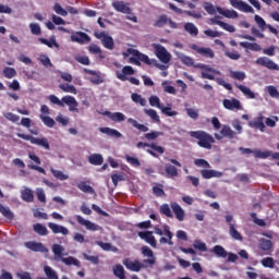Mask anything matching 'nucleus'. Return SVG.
<instances>
[{
    "label": "nucleus",
    "mask_w": 279,
    "mask_h": 279,
    "mask_svg": "<svg viewBox=\"0 0 279 279\" xmlns=\"http://www.w3.org/2000/svg\"><path fill=\"white\" fill-rule=\"evenodd\" d=\"M189 135L191 138L197 141L198 147H202L203 149H213L215 137H213L210 133H207L206 131H191Z\"/></svg>",
    "instance_id": "1"
},
{
    "label": "nucleus",
    "mask_w": 279,
    "mask_h": 279,
    "mask_svg": "<svg viewBox=\"0 0 279 279\" xmlns=\"http://www.w3.org/2000/svg\"><path fill=\"white\" fill-rule=\"evenodd\" d=\"M49 101H51V104H54L56 106H59L60 108H64V106H69L70 112H80V109H77V106H78L77 100L73 96H63L60 100L58 96L50 95Z\"/></svg>",
    "instance_id": "2"
},
{
    "label": "nucleus",
    "mask_w": 279,
    "mask_h": 279,
    "mask_svg": "<svg viewBox=\"0 0 279 279\" xmlns=\"http://www.w3.org/2000/svg\"><path fill=\"white\" fill-rule=\"evenodd\" d=\"M155 234H158V236H161L159 239V243L161 245H173V232H171V229L169 228V225L163 226V230L160 229V227L156 226L154 227ZM167 236V238H165Z\"/></svg>",
    "instance_id": "3"
},
{
    "label": "nucleus",
    "mask_w": 279,
    "mask_h": 279,
    "mask_svg": "<svg viewBox=\"0 0 279 279\" xmlns=\"http://www.w3.org/2000/svg\"><path fill=\"white\" fill-rule=\"evenodd\" d=\"M137 149L144 148V147H149L150 149H147V154L153 156V158H160L162 154H165V147L159 146L156 143H146V142H138L136 144Z\"/></svg>",
    "instance_id": "4"
},
{
    "label": "nucleus",
    "mask_w": 279,
    "mask_h": 279,
    "mask_svg": "<svg viewBox=\"0 0 279 279\" xmlns=\"http://www.w3.org/2000/svg\"><path fill=\"white\" fill-rule=\"evenodd\" d=\"M17 136L23 141H29L32 145H38L39 147H44V149H51V146L49 145V140H47L46 137L38 138L24 133H19Z\"/></svg>",
    "instance_id": "5"
},
{
    "label": "nucleus",
    "mask_w": 279,
    "mask_h": 279,
    "mask_svg": "<svg viewBox=\"0 0 279 279\" xmlns=\"http://www.w3.org/2000/svg\"><path fill=\"white\" fill-rule=\"evenodd\" d=\"M155 49V56L162 62V64H169L171 62V53L167 51V48L160 44H153Z\"/></svg>",
    "instance_id": "6"
},
{
    "label": "nucleus",
    "mask_w": 279,
    "mask_h": 279,
    "mask_svg": "<svg viewBox=\"0 0 279 279\" xmlns=\"http://www.w3.org/2000/svg\"><path fill=\"white\" fill-rule=\"evenodd\" d=\"M95 38H97L98 40H100L102 43V47H105V49H109V51H112V49H114V39L112 38V36H110L108 33L106 32H100V33H94Z\"/></svg>",
    "instance_id": "7"
},
{
    "label": "nucleus",
    "mask_w": 279,
    "mask_h": 279,
    "mask_svg": "<svg viewBox=\"0 0 279 279\" xmlns=\"http://www.w3.org/2000/svg\"><path fill=\"white\" fill-rule=\"evenodd\" d=\"M168 160L171 163H167L165 166V171H166L167 178H178V175H180V172H178L177 167H182V163L180 161H178L177 159H168Z\"/></svg>",
    "instance_id": "8"
},
{
    "label": "nucleus",
    "mask_w": 279,
    "mask_h": 279,
    "mask_svg": "<svg viewBox=\"0 0 279 279\" xmlns=\"http://www.w3.org/2000/svg\"><path fill=\"white\" fill-rule=\"evenodd\" d=\"M232 8H235V10H239L240 12H245L246 14H254V8H252L250 4H247L243 0H229Z\"/></svg>",
    "instance_id": "9"
},
{
    "label": "nucleus",
    "mask_w": 279,
    "mask_h": 279,
    "mask_svg": "<svg viewBox=\"0 0 279 279\" xmlns=\"http://www.w3.org/2000/svg\"><path fill=\"white\" fill-rule=\"evenodd\" d=\"M255 64L265 66V69H269V71H279V65L267 57L257 58Z\"/></svg>",
    "instance_id": "10"
},
{
    "label": "nucleus",
    "mask_w": 279,
    "mask_h": 279,
    "mask_svg": "<svg viewBox=\"0 0 279 279\" xmlns=\"http://www.w3.org/2000/svg\"><path fill=\"white\" fill-rule=\"evenodd\" d=\"M257 247L259 252H263V254H271L274 252V242L271 240L262 238L258 240Z\"/></svg>",
    "instance_id": "11"
},
{
    "label": "nucleus",
    "mask_w": 279,
    "mask_h": 279,
    "mask_svg": "<svg viewBox=\"0 0 279 279\" xmlns=\"http://www.w3.org/2000/svg\"><path fill=\"white\" fill-rule=\"evenodd\" d=\"M254 21L258 25V27L262 29V32H265L266 29H268L270 34L278 36V31L276 29V27H274L271 24H267V22H265V20L260 15H255Z\"/></svg>",
    "instance_id": "12"
},
{
    "label": "nucleus",
    "mask_w": 279,
    "mask_h": 279,
    "mask_svg": "<svg viewBox=\"0 0 279 279\" xmlns=\"http://www.w3.org/2000/svg\"><path fill=\"white\" fill-rule=\"evenodd\" d=\"M25 247L27 250H31L32 252H40L41 254H48L49 248L45 246L41 242H34V241H28L24 243Z\"/></svg>",
    "instance_id": "13"
},
{
    "label": "nucleus",
    "mask_w": 279,
    "mask_h": 279,
    "mask_svg": "<svg viewBox=\"0 0 279 279\" xmlns=\"http://www.w3.org/2000/svg\"><path fill=\"white\" fill-rule=\"evenodd\" d=\"M140 239L148 243V245L153 246L154 248L158 247V242L156 241V236H154V232L151 231H140L138 233Z\"/></svg>",
    "instance_id": "14"
},
{
    "label": "nucleus",
    "mask_w": 279,
    "mask_h": 279,
    "mask_svg": "<svg viewBox=\"0 0 279 279\" xmlns=\"http://www.w3.org/2000/svg\"><path fill=\"white\" fill-rule=\"evenodd\" d=\"M122 263L124 267L129 269V271L138 272L145 267V265H143V263H141V260L138 259H135L134 262H132V259L130 258H124Z\"/></svg>",
    "instance_id": "15"
},
{
    "label": "nucleus",
    "mask_w": 279,
    "mask_h": 279,
    "mask_svg": "<svg viewBox=\"0 0 279 279\" xmlns=\"http://www.w3.org/2000/svg\"><path fill=\"white\" fill-rule=\"evenodd\" d=\"M240 150L242 151V154H253L255 158H260L262 160H265L271 156V150H252L251 148H240Z\"/></svg>",
    "instance_id": "16"
},
{
    "label": "nucleus",
    "mask_w": 279,
    "mask_h": 279,
    "mask_svg": "<svg viewBox=\"0 0 279 279\" xmlns=\"http://www.w3.org/2000/svg\"><path fill=\"white\" fill-rule=\"evenodd\" d=\"M190 49H192L193 51H196V53H198L203 58H211V59L215 58V51H213V49L210 48H204V47L197 46V44H192L190 46Z\"/></svg>",
    "instance_id": "17"
},
{
    "label": "nucleus",
    "mask_w": 279,
    "mask_h": 279,
    "mask_svg": "<svg viewBox=\"0 0 279 279\" xmlns=\"http://www.w3.org/2000/svg\"><path fill=\"white\" fill-rule=\"evenodd\" d=\"M75 219L77 223H80V226H84L86 230H89L90 232H97V230H99V225L90 220L84 219V217H82L81 215H76Z\"/></svg>",
    "instance_id": "18"
},
{
    "label": "nucleus",
    "mask_w": 279,
    "mask_h": 279,
    "mask_svg": "<svg viewBox=\"0 0 279 279\" xmlns=\"http://www.w3.org/2000/svg\"><path fill=\"white\" fill-rule=\"evenodd\" d=\"M220 134H215V138H217V141H221V138H230V141H232V138H234L236 132L232 131V129L229 125H222V129L220 130Z\"/></svg>",
    "instance_id": "19"
},
{
    "label": "nucleus",
    "mask_w": 279,
    "mask_h": 279,
    "mask_svg": "<svg viewBox=\"0 0 279 279\" xmlns=\"http://www.w3.org/2000/svg\"><path fill=\"white\" fill-rule=\"evenodd\" d=\"M72 43H78V45H86V43H90V36L84 32H76L71 35Z\"/></svg>",
    "instance_id": "20"
},
{
    "label": "nucleus",
    "mask_w": 279,
    "mask_h": 279,
    "mask_svg": "<svg viewBox=\"0 0 279 279\" xmlns=\"http://www.w3.org/2000/svg\"><path fill=\"white\" fill-rule=\"evenodd\" d=\"M222 106H223V108H226V110H232V111L241 110L243 108L241 106V101L236 98L223 99Z\"/></svg>",
    "instance_id": "21"
},
{
    "label": "nucleus",
    "mask_w": 279,
    "mask_h": 279,
    "mask_svg": "<svg viewBox=\"0 0 279 279\" xmlns=\"http://www.w3.org/2000/svg\"><path fill=\"white\" fill-rule=\"evenodd\" d=\"M201 69L204 71L202 72L203 80H215V75H221V72L219 70H215L208 65H202Z\"/></svg>",
    "instance_id": "22"
},
{
    "label": "nucleus",
    "mask_w": 279,
    "mask_h": 279,
    "mask_svg": "<svg viewBox=\"0 0 279 279\" xmlns=\"http://www.w3.org/2000/svg\"><path fill=\"white\" fill-rule=\"evenodd\" d=\"M172 213L175 216V219H178V221H184V217L186 216V214L184 213V209L182 208V206H180V204H178L177 202H172L170 203Z\"/></svg>",
    "instance_id": "23"
},
{
    "label": "nucleus",
    "mask_w": 279,
    "mask_h": 279,
    "mask_svg": "<svg viewBox=\"0 0 279 279\" xmlns=\"http://www.w3.org/2000/svg\"><path fill=\"white\" fill-rule=\"evenodd\" d=\"M112 8L116 10V12H121V14H132V9L123 1H113Z\"/></svg>",
    "instance_id": "24"
},
{
    "label": "nucleus",
    "mask_w": 279,
    "mask_h": 279,
    "mask_svg": "<svg viewBox=\"0 0 279 279\" xmlns=\"http://www.w3.org/2000/svg\"><path fill=\"white\" fill-rule=\"evenodd\" d=\"M142 254L146 256L148 259H144L146 265H156V257L154 256V251L149 248V246L144 245L142 246Z\"/></svg>",
    "instance_id": "25"
},
{
    "label": "nucleus",
    "mask_w": 279,
    "mask_h": 279,
    "mask_svg": "<svg viewBox=\"0 0 279 279\" xmlns=\"http://www.w3.org/2000/svg\"><path fill=\"white\" fill-rule=\"evenodd\" d=\"M201 175L204 180H210L213 178H223V172L210 169L201 170Z\"/></svg>",
    "instance_id": "26"
},
{
    "label": "nucleus",
    "mask_w": 279,
    "mask_h": 279,
    "mask_svg": "<svg viewBox=\"0 0 279 279\" xmlns=\"http://www.w3.org/2000/svg\"><path fill=\"white\" fill-rule=\"evenodd\" d=\"M128 75H134V68L132 65H125L121 73L117 72V77L121 82H128Z\"/></svg>",
    "instance_id": "27"
},
{
    "label": "nucleus",
    "mask_w": 279,
    "mask_h": 279,
    "mask_svg": "<svg viewBox=\"0 0 279 279\" xmlns=\"http://www.w3.org/2000/svg\"><path fill=\"white\" fill-rule=\"evenodd\" d=\"M48 228L52 230L53 234H63V236L69 234V229L66 227L57 225L54 222H49Z\"/></svg>",
    "instance_id": "28"
},
{
    "label": "nucleus",
    "mask_w": 279,
    "mask_h": 279,
    "mask_svg": "<svg viewBox=\"0 0 279 279\" xmlns=\"http://www.w3.org/2000/svg\"><path fill=\"white\" fill-rule=\"evenodd\" d=\"M105 116L108 117L114 123H123V121H125L126 119L125 114H123L122 112L106 111Z\"/></svg>",
    "instance_id": "29"
},
{
    "label": "nucleus",
    "mask_w": 279,
    "mask_h": 279,
    "mask_svg": "<svg viewBox=\"0 0 279 279\" xmlns=\"http://www.w3.org/2000/svg\"><path fill=\"white\" fill-rule=\"evenodd\" d=\"M99 132H101V134L110 136V138H121V136H123V134H121V132H119L118 130L110 129L108 126L99 128Z\"/></svg>",
    "instance_id": "30"
},
{
    "label": "nucleus",
    "mask_w": 279,
    "mask_h": 279,
    "mask_svg": "<svg viewBox=\"0 0 279 279\" xmlns=\"http://www.w3.org/2000/svg\"><path fill=\"white\" fill-rule=\"evenodd\" d=\"M218 14H221L226 19H239V13L234 10H229V9H222L221 7L217 8Z\"/></svg>",
    "instance_id": "31"
},
{
    "label": "nucleus",
    "mask_w": 279,
    "mask_h": 279,
    "mask_svg": "<svg viewBox=\"0 0 279 279\" xmlns=\"http://www.w3.org/2000/svg\"><path fill=\"white\" fill-rule=\"evenodd\" d=\"M88 162L94 167H100V165H104V156L101 154H92L88 157Z\"/></svg>",
    "instance_id": "32"
},
{
    "label": "nucleus",
    "mask_w": 279,
    "mask_h": 279,
    "mask_svg": "<svg viewBox=\"0 0 279 279\" xmlns=\"http://www.w3.org/2000/svg\"><path fill=\"white\" fill-rule=\"evenodd\" d=\"M52 252L54 255V260H62V258L64 256V246H62L60 244H53Z\"/></svg>",
    "instance_id": "33"
},
{
    "label": "nucleus",
    "mask_w": 279,
    "mask_h": 279,
    "mask_svg": "<svg viewBox=\"0 0 279 279\" xmlns=\"http://www.w3.org/2000/svg\"><path fill=\"white\" fill-rule=\"evenodd\" d=\"M211 252L218 257V258H228V251L221 245H215L211 248Z\"/></svg>",
    "instance_id": "34"
},
{
    "label": "nucleus",
    "mask_w": 279,
    "mask_h": 279,
    "mask_svg": "<svg viewBox=\"0 0 279 279\" xmlns=\"http://www.w3.org/2000/svg\"><path fill=\"white\" fill-rule=\"evenodd\" d=\"M77 189L82 191V193H89V195L95 194V189L88 185L86 181H81L76 184Z\"/></svg>",
    "instance_id": "35"
},
{
    "label": "nucleus",
    "mask_w": 279,
    "mask_h": 279,
    "mask_svg": "<svg viewBox=\"0 0 279 279\" xmlns=\"http://www.w3.org/2000/svg\"><path fill=\"white\" fill-rule=\"evenodd\" d=\"M128 123L132 124V128H135L140 132H149V128L147 125L138 123L134 118H129Z\"/></svg>",
    "instance_id": "36"
},
{
    "label": "nucleus",
    "mask_w": 279,
    "mask_h": 279,
    "mask_svg": "<svg viewBox=\"0 0 279 279\" xmlns=\"http://www.w3.org/2000/svg\"><path fill=\"white\" fill-rule=\"evenodd\" d=\"M33 230L36 234H39V236H47L49 234V230H47V227L43 223H35Z\"/></svg>",
    "instance_id": "37"
},
{
    "label": "nucleus",
    "mask_w": 279,
    "mask_h": 279,
    "mask_svg": "<svg viewBox=\"0 0 279 279\" xmlns=\"http://www.w3.org/2000/svg\"><path fill=\"white\" fill-rule=\"evenodd\" d=\"M96 245L101 247L104 252H119V248L117 246H113L111 243L108 242L96 241Z\"/></svg>",
    "instance_id": "38"
},
{
    "label": "nucleus",
    "mask_w": 279,
    "mask_h": 279,
    "mask_svg": "<svg viewBox=\"0 0 279 279\" xmlns=\"http://www.w3.org/2000/svg\"><path fill=\"white\" fill-rule=\"evenodd\" d=\"M113 276L119 279H126L125 278V268L121 264L114 265L113 266Z\"/></svg>",
    "instance_id": "39"
},
{
    "label": "nucleus",
    "mask_w": 279,
    "mask_h": 279,
    "mask_svg": "<svg viewBox=\"0 0 279 279\" xmlns=\"http://www.w3.org/2000/svg\"><path fill=\"white\" fill-rule=\"evenodd\" d=\"M229 234L235 241H243V235H241V232H239V230H236V228H234L233 223H229Z\"/></svg>",
    "instance_id": "40"
},
{
    "label": "nucleus",
    "mask_w": 279,
    "mask_h": 279,
    "mask_svg": "<svg viewBox=\"0 0 279 279\" xmlns=\"http://www.w3.org/2000/svg\"><path fill=\"white\" fill-rule=\"evenodd\" d=\"M184 29L187 32V34H190V36H197L199 34L197 26L191 22L184 24Z\"/></svg>",
    "instance_id": "41"
},
{
    "label": "nucleus",
    "mask_w": 279,
    "mask_h": 279,
    "mask_svg": "<svg viewBox=\"0 0 279 279\" xmlns=\"http://www.w3.org/2000/svg\"><path fill=\"white\" fill-rule=\"evenodd\" d=\"M133 56H135L140 62H144V64H148V66L151 65V60L147 54H144L138 50H133Z\"/></svg>",
    "instance_id": "42"
},
{
    "label": "nucleus",
    "mask_w": 279,
    "mask_h": 279,
    "mask_svg": "<svg viewBox=\"0 0 279 279\" xmlns=\"http://www.w3.org/2000/svg\"><path fill=\"white\" fill-rule=\"evenodd\" d=\"M84 73H86L87 75H94L95 77L90 78V82L93 84H101V82H104V80H101V76H99V74H97V72L95 70H88V69H84Z\"/></svg>",
    "instance_id": "43"
},
{
    "label": "nucleus",
    "mask_w": 279,
    "mask_h": 279,
    "mask_svg": "<svg viewBox=\"0 0 279 279\" xmlns=\"http://www.w3.org/2000/svg\"><path fill=\"white\" fill-rule=\"evenodd\" d=\"M236 88H239V90H241V93H243V95H245L246 97H248V99H256V94H254V92H252V89H250V87H246L244 85H235Z\"/></svg>",
    "instance_id": "44"
},
{
    "label": "nucleus",
    "mask_w": 279,
    "mask_h": 279,
    "mask_svg": "<svg viewBox=\"0 0 279 279\" xmlns=\"http://www.w3.org/2000/svg\"><path fill=\"white\" fill-rule=\"evenodd\" d=\"M21 197L23 202L32 203L34 202V192L31 189H25L21 192Z\"/></svg>",
    "instance_id": "45"
},
{
    "label": "nucleus",
    "mask_w": 279,
    "mask_h": 279,
    "mask_svg": "<svg viewBox=\"0 0 279 279\" xmlns=\"http://www.w3.org/2000/svg\"><path fill=\"white\" fill-rule=\"evenodd\" d=\"M50 172L52 173L53 178L60 180L61 182H64V180H69V174H64V172H62L61 170L50 168Z\"/></svg>",
    "instance_id": "46"
},
{
    "label": "nucleus",
    "mask_w": 279,
    "mask_h": 279,
    "mask_svg": "<svg viewBox=\"0 0 279 279\" xmlns=\"http://www.w3.org/2000/svg\"><path fill=\"white\" fill-rule=\"evenodd\" d=\"M61 260L64 263V265L71 266L74 265V267H82V264L80 263V259L70 256V257H63Z\"/></svg>",
    "instance_id": "47"
},
{
    "label": "nucleus",
    "mask_w": 279,
    "mask_h": 279,
    "mask_svg": "<svg viewBox=\"0 0 279 279\" xmlns=\"http://www.w3.org/2000/svg\"><path fill=\"white\" fill-rule=\"evenodd\" d=\"M145 114L149 117L155 123H160V116H158V112L154 109H144Z\"/></svg>",
    "instance_id": "48"
},
{
    "label": "nucleus",
    "mask_w": 279,
    "mask_h": 279,
    "mask_svg": "<svg viewBox=\"0 0 279 279\" xmlns=\"http://www.w3.org/2000/svg\"><path fill=\"white\" fill-rule=\"evenodd\" d=\"M263 116L258 117L257 120L248 123L250 128H257L258 130H265V122H263Z\"/></svg>",
    "instance_id": "49"
},
{
    "label": "nucleus",
    "mask_w": 279,
    "mask_h": 279,
    "mask_svg": "<svg viewBox=\"0 0 279 279\" xmlns=\"http://www.w3.org/2000/svg\"><path fill=\"white\" fill-rule=\"evenodd\" d=\"M88 51L89 53H94L95 56H99L100 60H104V54H101V48L96 45V44H92L88 46Z\"/></svg>",
    "instance_id": "50"
},
{
    "label": "nucleus",
    "mask_w": 279,
    "mask_h": 279,
    "mask_svg": "<svg viewBox=\"0 0 279 279\" xmlns=\"http://www.w3.org/2000/svg\"><path fill=\"white\" fill-rule=\"evenodd\" d=\"M59 88L63 90V93H71L72 95H77V88H75L73 85H70L69 83L60 84Z\"/></svg>",
    "instance_id": "51"
},
{
    "label": "nucleus",
    "mask_w": 279,
    "mask_h": 279,
    "mask_svg": "<svg viewBox=\"0 0 279 279\" xmlns=\"http://www.w3.org/2000/svg\"><path fill=\"white\" fill-rule=\"evenodd\" d=\"M159 213L169 219H173V214L171 213V207H169V204H162L160 206Z\"/></svg>",
    "instance_id": "52"
},
{
    "label": "nucleus",
    "mask_w": 279,
    "mask_h": 279,
    "mask_svg": "<svg viewBox=\"0 0 279 279\" xmlns=\"http://www.w3.org/2000/svg\"><path fill=\"white\" fill-rule=\"evenodd\" d=\"M39 119H41L43 123L46 124L47 128H53L56 125V120L49 116L40 114Z\"/></svg>",
    "instance_id": "53"
},
{
    "label": "nucleus",
    "mask_w": 279,
    "mask_h": 279,
    "mask_svg": "<svg viewBox=\"0 0 279 279\" xmlns=\"http://www.w3.org/2000/svg\"><path fill=\"white\" fill-rule=\"evenodd\" d=\"M0 213L5 217V219H14V214L12 210H10V207H5L2 204H0Z\"/></svg>",
    "instance_id": "54"
},
{
    "label": "nucleus",
    "mask_w": 279,
    "mask_h": 279,
    "mask_svg": "<svg viewBox=\"0 0 279 279\" xmlns=\"http://www.w3.org/2000/svg\"><path fill=\"white\" fill-rule=\"evenodd\" d=\"M260 264L263 267H267L269 269H274V267H276V260H274V257H265L260 260Z\"/></svg>",
    "instance_id": "55"
},
{
    "label": "nucleus",
    "mask_w": 279,
    "mask_h": 279,
    "mask_svg": "<svg viewBox=\"0 0 279 279\" xmlns=\"http://www.w3.org/2000/svg\"><path fill=\"white\" fill-rule=\"evenodd\" d=\"M44 271L48 279H59L58 272L53 270L50 266H45Z\"/></svg>",
    "instance_id": "56"
},
{
    "label": "nucleus",
    "mask_w": 279,
    "mask_h": 279,
    "mask_svg": "<svg viewBox=\"0 0 279 279\" xmlns=\"http://www.w3.org/2000/svg\"><path fill=\"white\" fill-rule=\"evenodd\" d=\"M2 74L7 80H12V77H16V70L14 68H4Z\"/></svg>",
    "instance_id": "57"
},
{
    "label": "nucleus",
    "mask_w": 279,
    "mask_h": 279,
    "mask_svg": "<svg viewBox=\"0 0 279 279\" xmlns=\"http://www.w3.org/2000/svg\"><path fill=\"white\" fill-rule=\"evenodd\" d=\"M230 77L232 80H238L239 82H243V80H245L246 75H245V72L230 71Z\"/></svg>",
    "instance_id": "58"
},
{
    "label": "nucleus",
    "mask_w": 279,
    "mask_h": 279,
    "mask_svg": "<svg viewBox=\"0 0 279 279\" xmlns=\"http://www.w3.org/2000/svg\"><path fill=\"white\" fill-rule=\"evenodd\" d=\"M131 99L132 101H134V104H140V106L147 105V100H145V98H143V96H141L140 94H136V93L132 94Z\"/></svg>",
    "instance_id": "59"
},
{
    "label": "nucleus",
    "mask_w": 279,
    "mask_h": 279,
    "mask_svg": "<svg viewBox=\"0 0 279 279\" xmlns=\"http://www.w3.org/2000/svg\"><path fill=\"white\" fill-rule=\"evenodd\" d=\"M159 110H161L162 114H166V117H177L178 114V111L171 110V105H169V107H165V105H161Z\"/></svg>",
    "instance_id": "60"
},
{
    "label": "nucleus",
    "mask_w": 279,
    "mask_h": 279,
    "mask_svg": "<svg viewBox=\"0 0 279 279\" xmlns=\"http://www.w3.org/2000/svg\"><path fill=\"white\" fill-rule=\"evenodd\" d=\"M165 186L162 184H157L153 186V193L156 197H165Z\"/></svg>",
    "instance_id": "61"
},
{
    "label": "nucleus",
    "mask_w": 279,
    "mask_h": 279,
    "mask_svg": "<svg viewBox=\"0 0 279 279\" xmlns=\"http://www.w3.org/2000/svg\"><path fill=\"white\" fill-rule=\"evenodd\" d=\"M38 40H39V43H41V45H46V47H49L50 49L53 47H59L58 43L53 38H50L48 40V39L41 37Z\"/></svg>",
    "instance_id": "62"
},
{
    "label": "nucleus",
    "mask_w": 279,
    "mask_h": 279,
    "mask_svg": "<svg viewBox=\"0 0 279 279\" xmlns=\"http://www.w3.org/2000/svg\"><path fill=\"white\" fill-rule=\"evenodd\" d=\"M194 250H198V252H208V246H206V243L196 240L193 244Z\"/></svg>",
    "instance_id": "63"
},
{
    "label": "nucleus",
    "mask_w": 279,
    "mask_h": 279,
    "mask_svg": "<svg viewBox=\"0 0 279 279\" xmlns=\"http://www.w3.org/2000/svg\"><path fill=\"white\" fill-rule=\"evenodd\" d=\"M169 22V19L167 15H160L159 19L155 22L154 26L155 27H165L167 23Z\"/></svg>",
    "instance_id": "64"
}]
</instances>
